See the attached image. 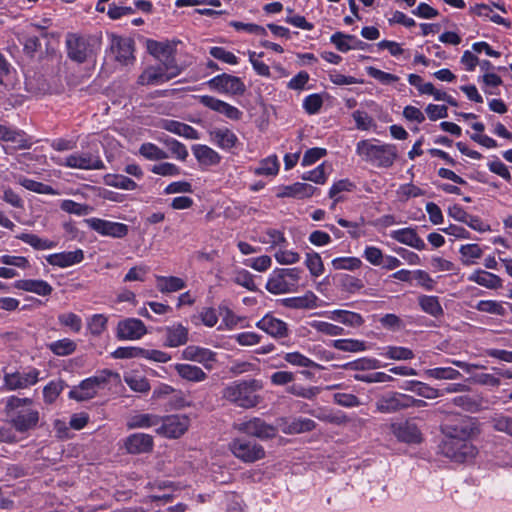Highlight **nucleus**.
<instances>
[{
  "mask_svg": "<svg viewBox=\"0 0 512 512\" xmlns=\"http://www.w3.org/2000/svg\"><path fill=\"white\" fill-rule=\"evenodd\" d=\"M160 419L156 415L152 414H137L132 416L128 422L127 427L129 429L134 428H148L155 426L159 423Z\"/></svg>",
  "mask_w": 512,
  "mask_h": 512,
  "instance_id": "obj_40",
  "label": "nucleus"
},
{
  "mask_svg": "<svg viewBox=\"0 0 512 512\" xmlns=\"http://www.w3.org/2000/svg\"><path fill=\"white\" fill-rule=\"evenodd\" d=\"M211 141L223 150H231L238 143L236 134L227 127L214 128L209 131Z\"/></svg>",
  "mask_w": 512,
  "mask_h": 512,
  "instance_id": "obj_24",
  "label": "nucleus"
},
{
  "mask_svg": "<svg viewBox=\"0 0 512 512\" xmlns=\"http://www.w3.org/2000/svg\"><path fill=\"white\" fill-rule=\"evenodd\" d=\"M161 142L169 149L171 154L177 160L186 161L187 157L189 156V153L186 146L183 143L179 142L175 138H171L168 136L162 138Z\"/></svg>",
  "mask_w": 512,
  "mask_h": 512,
  "instance_id": "obj_44",
  "label": "nucleus"
},
{
  "mask_svg": "<svg viewBox=\"0 0 512 512\" xmlns=\"http://www.w3.org/2000/svg\"><path fill=\"white\" fill-rule=\"evenodd\" d=\"M418 302L421 309L433 317L437 318L444 314L443 308L436 296L422 295L419 297Z\"/></svg>",
  "mask_w": 512,
  "mask_h": 512,
  "instance_id": "obj_35",
  "label": "nucleus"
},
{
  "mask_svg": "<svg viewBox=\"0 0 512 512\" xmlns=\"http://www.w3.org/2000/svg\"><path fill=\"white\" fill-rule=\"evenodd\" d=\"M5 412L12 427L20 433L35 429L39 423V411L33 407V400L30 398L8 397Z\"/></svg>",
  "mask_w": 512,
  "mask_h": 512,
  "instance_id": "obj_3",
  "label": "nucleus"
},
{
  "mask_svg": "<svg viewBox=\"0 0 512 512\" xmlns=\"http://www.w3.org/2000/svg\"><path fill=\"white\" fill-rule=\"evenodd\" d=\"M147 333L143 321L137 318H126L118 322L116 336L119 340H138Z\"/></svg>",
  "mask_w": 512,
  "mask_h": 512,
  "instance_id": "obj_14",
  "label": "nucleus"
},
{
  "mask_svg": "<svg viewBox=\"0 0 512 512\" xmlns=\"http://www.w3.org/2000/svg\"><path fill=\"white\" fill-rule=\"evenodd\" d=\"M404 394L389 393L383 395L376 401V409L380 413H394L405 409Z\"/></svg>",
  "mask_w": 512,
  "mask_h": 512,
  "instance_id": "obj_25",
  "label": "nucleus"
},
{
  "mask_svg": "<svg viewBox=\"0 0 512 512\" xmlns=\"http://www.w3.org/2000/svg\"><path fill=\"white\" fill-rule=\"evenodd\" d=\"M444 440L441 444L442 454L450 460L463 463L477 455V448L472 439L479 435V423L467 415L452 414L441 425Z\"/></svg>",
  "mask_w": 512,
  "mask_h": 512,
  "instance_id": "obj_1",
  "label": "nucleus"
},
{
  "mask_svg": "<svg viewBox=\"0 0 512 512\" xmlns=\"http://www.w3.org/2000/svg\"><path fill=\"white\" fill-rule=\"evenodd\" d=\"M316 423L309 418L294 419L288 426V433H303L314 430Z\"/></svg>",
  "mask_w": 512,
  "mask_h": 512,
  "instance_id": "obj_62",
  "label": "nucleus"
},
{
  "mask_svg": "<svg viewBox=\"0 0 512 512\" xmlns=\"http://www.w3.org/2000/svg\"><path fill=\"white\" fill-rule=\"evenodd\" d=\"M305 265L314 277H319L324 272L322 259L316 252L306 254Z\"/></svg>",
  "mask_w": 512,
  "mask_h": 512,
  "instance_id": "obj_57",
  "label": "nucleus"
},
{
  "mask_svg": "<svg viewBox=\"0 0 512 512\" xmlns=\"http://www.w3.org/2000/svg\"><path fill=\"white\" fill-rule=\"evenodd\" d=\"M189 427V418L185 415L167 416L159 429L160 433L169 438H178Z\"/></svg>",
  "mask_w": 512,
  "mask_h": 512,
  "instance_id": "obj_16",
  "label": "nucleus"
},
{
  "mask_svg": "<svg viewBox=\"0 0 512 512\" xmlns=\"http://www.w3.org/2000/svg\"><path fill=\"white\" fill-rule=\"evenodd\" d=\"M392 431L395 437L405 443L421 442V432L417 425L410 421L392 424Z\"/></svg>",
  "mask_w": 512,
  "mask_h": 512,
  "instance_id": "obj_21",
  "label": "nucleus"
},
{
  "mask_svg": "<svg viewBox=\"0 0 512 512\" xmlns=\"http://www.w3.org/2000/svg\"><path fill=\"white\" fill-rule=\"evenodd\" d=\"M256 326L274 338H284L289 334L288 325L270 314L260 319Z\"/></svg>",
  "mask_w": 512,
  "mask_h": 512,
  "instance_id": "obj_19",
  "label": "nucleus"
},
{
  "mask_svg": "<svg viewBox=\"0 0 512 512\" xmlns=\"http://www.w3.org/2000/svg\"><path fill=\"white\" fill-rule=\"evenodd\" d=\"M17 238L23 241L24 243L29 244L36 250H47L52 249L56 246L55 242L50 241L48 239H42L32 233H22L18 235Z\"/></svg>",
  "mask_w": 512,
  "mask_h": 512,
  "instance_id": "obj_42",
  "label": "nucleus"
},
{
  "mask_svg": "<svg viewBox=\"0 0 512 512\" xmlns=\"http://www.w3.org/2000/svg\"><path fill=\"white\" fill-rule=\"evenodd\" d=\"M139 153L150 161H160L168 158V154L163 149L150 142L143 143L139 148Z\"/></svg>",
  "mask_w": 512,
  "mask_h": 512,
  "instance_id": "obj_46",
  "label": "nucleus"
},
{
  "mask_svg": "<svg viewBox=\"0 0 512 512\" xmlns=\"http://www.w3.org/2000/svg\"><path fill=\"white\" fill-rule=\"evenodd\" d=\"M60 208L62 211L75 214L77 216H85L93 211V208L87 204L77 203L70 199H65L61 202Z\"/></svg>",
  "mask_w": 512,
  "mask_h": 512,
  "instance_id": "obj_48",
  "label": "nucleus"
},
{
  "mask_svg": "<svg viewBox=\"0 0 512 512\" xmlns=\"http://www.w3.org/2000/svg\"><path fill=\"white\" fill-rule=\"evenodd\" d=\"M471 11L480 17L489 18L492 22L496 24L504 25L508 28L511 25L510 22H508L500 15L492 14V8L486 4H476L474 7L471 8Z\"/></svg>",
  "mask_w": 512,
  "mask_h": 512,
  "instance_id": "obj_47",
  "label": "nucleus"
},
{
  "mask_svg": "<svg viewBox=\"0 0 512 512\" xmlns=\"http://www.w3.org/2000/svg\"><path fill=\"white\" fill-rule=\"evenodd\" d=\"M279 171V163L276 156H269L262 160L259 166L255 169V174L273 176Z\"/></svg>",
  "mask_w": 512,
  "mask_h": 512,
  "instance_id": "obj_53",
  "label": "nucleus"
},
{
  "mask_svg": "<svg viewBox=\"0 0 512 512\" xmlns=\"http://www.w3.org/2000/svg\"><path fill=\"white\" fill-rule=\"evenodd\" d=\"M192 152L201 166H215L221 161L219 153L207 145H193Z\"/></svg>",
  "mask_w": 512,
  "mask_h": 512,
  "instance_id": "obj_28",
  "label": "nucleus"
},
{
  "mask_svg": "<svg viewBox=\"0 0 512 512\" xmlns=\"http://www.w3.org/2000/svg\"><path fill=\"white\" fill-rule=\"evenodd\" d=\"M124 381L135 392L146 393L150 390L149 381L145 377L126 375L124 376Z\"/></svg>",
  "mask_w": 512,
  "mask_h": 512,
  "instance_id": "obj_60",
  "label": "nucleus"
},
{
  "mask_svg": "<svg viewBox=\"0 0 512 512\" xmlns=\"http://www.w3.org/2000/svg\"><path fill=\"white\" fill-rule=\"evenodd\" d=\"M236 429L249 436L257 437L261 440L274 438L277 435V428L264 420L254 417L248 421L236 425Z\"/></svg>",
  "mask_w": 512,
  "mask_h": 512,
  "instance_id": "obj_11",
  "label": "nucleus"
},
{
  "mask_svg": "<svg viewBox=\"0 0 512 512\" xmlns=\"http://www.w3.org/2000/svg\"><path fill=\"white\" fill-rule=\"evenodd\" d=\"M333 347L344 352H361L366 350L365 342L356 339H338L333 341Z\"/></svg>",
  "mask_w": 512,
  "mask_h": 512,
  "instance_id": "obj_50",
  "label": "nucleus"
},
{
  "mask_svg": "<svg viewBox=\"0 0 512 512\" xmlns=\"http://www.w3.org/2000/svg\"><path fill=\"white\" fill-rule=\"evenodd\" d=\"M66 46L68 57L77 63H83L93 55L90 39L87 37L68 34Z\"/></svg>",
  "mask_w": 512,
  "mask_h": 512,
  "instance_id": "obj_10",
  "label": "nucleus"
},
{
  "mask_svg": "<svg viewBox=\"0 0 512 512\" xmlns=\"http://www.w3.org/2000/svg\"><path fill=\"white\" fill-rule=\"evenodd\" d=\"M159 127L186 139H199V132L195 128L180 121L162 119L159 123Z\"/></svg>",
  "mask_w": 512,
  "mask_h": 512,
  "instance_id": "obj_23",
  "label": "nucleus"
},
{
  "mask_svg": "<svg viewBox=\"0 0 512 512\" xmlns=\"http://www.w3.org/2000/svg\"><path fill=\"white\" fill-rule=\"evenodd\" d=\"M459 252L462 256V262L465 265H470L473 263L472 259H478L483 254V251L478 244L462 245Z\"/></svg>",
  "mask_w": 512,
  "mask_h": 512,
  "instance_id": "obj_58",
  "label": "nucleus"
},
{
  "mask_svg": "<svg viewBox=\"0 0 512 512\" xmlns=\"http://www.w3.org/2000/svg\"><path fill=\"white\" fill-rule=\"evenodd\" d=\"M124 446L130 454L148 453L153 449V437L145 433H134L125 439Z\"/></svg>",
  "mask_w": 512,
  "mask_h": 512,
  "instance_id": "obj_20",
  "label": "nucleus"
},
{
  "mask_svg": "<svg viewBox=\"0 0 512 512\" xmlns=\"http://www.w3.org/2000/svg\"><path fill=\"white\" fill-rule=\"evenodd\" d=\"M182 358L202 364L206 369H212V362L216 361V353L210 349L190 345L182 351Z\"/></svg>",
  "mask_w": 512,
  "mask_h": 512,
  "instance_id": "obj_17",
  "label": "nucleus"
},
{
  "mask_svg": "<svg viewBox=\"0 0 512 512\" xmlns=\"http://www.w3.org/2000/svg\"><path fill=\"white\" fill-rule=\"evenodd\" d=\"M14 287L40 296H48L53 291L52 286L47 281L40 279L18 280L14 283Z\"/></svg>",
  "mask_w": 512,
  "mask_h": 512,
  "instance_id": "obj_29",
  "label": "nucleus"
},
{
  "mask_svg": "<svg viewBox=\"0 0 512 512\" xmlns=\"http://www.w3.org/2000/svg\"><path fill=\"white\" fill-rule=\"evenodd\" d=\"M111 50L115 54V58L118 62L128 64L129 61L134 58V41L126 37L113 36Z\"/></svg>",
  "mask_w": 512,
  "mask_h": 512,
  "instance_id": "obj_18",
  "label": "nucleus"
},
{
  "mask_svg": "<svg viewBox=\"0 0 512 512\" xmlns=\"http://www.w3.org/2000/svg\"><path fill=\"white\" fill-rule=\"evenodd\" d=\"M174 369L181 378L190 382H202L207 378V374L198 366L177 363Z\"/></svg>",
  "mask_w": 512,
  "mask_h": 512,
  "instance_id": "obj_32",
  "label": "nucleus"
},
{
  "mask_svg": "<svg viewBox=\"0 0 512 512\" xmlns=\"http://www.w3.org/2000/svg\"><path fill=\"white\" fill-rule=\"evenodd\" d=\"M316 191V187L307 183H294L290 186L285 187V191L279 196L284 197H296V198H307L311 197Z\"/></svg>",
  "mask_w": 512,
  "mask_h": 512,
  "instance_id": "obj_34",
  "label": "nucleus"
},
{
  "mask_svg": "<svg viewBox=\"0 0 512 512\" xmlns=\"http://www.w3.org/2000/svg\"><path fill=\"white\" fill-rule=\"evenodd\" d=\"M160 65L164 69V73L169 76V79L177 77L181 73V69L177 65L174 53H168L163 58L159 59Z\"/></svg>",
  "mask_w": 512,
  "mask_h": 512,
  "instance_id": "obj_56",
  "label": "nucleus"
},
{
  "mask_svg": "<svg viewBox=\"0 0 512 512\" xmlns=\"http://www.w3.org/2000/svg\"><path fill=\"white\" fill-rule=\"evenodd\" d=\"M426 373L434 379L455 380L461 377V373L451 367H437L427 370Z\"/></svg>",
  "mask_w": 512,
  "mask_h": 512,
  "instance_id": "obj_59",
  "label": "nucleus"
},
{
  "mask_svg": "<svg viewBox=\"0 0 512 512\" xmlns=\"http://www.w3.org/2000/svg\"><path fill=\"white\" fill-rule=\"evenodd\" d=\"M57 165L72 169L81 170H102L105 169L104 162L98 155L91 152H75L65 158L52 157Z\"/></svg>",
  "mask_w": 512,
  "mask_h": 512,
  "instance_id": "obj_6",
  "label": "nucleus"
},
{
  "mask_svg": "<svg viewBox=\"0 0 512 512\" xmlns=\"http://www.w3.org/2000/svg\"><path fill=\"white\" fill-rule=\"evenodd\" d=\"M165 333V345L178 347L185 345L188 341V329L182 324H173L163 329Z\"/></svg>",
  "mask_w": 512,
  "mask_h": 512,
  "instance_id": "obj_27",
  "label": "nucleus"
},
{
  "mask_svg": "<svg viewBox=\"0 0 512 512\" xmlns=\"http://www.w3.org/2000/svg\"><path fill=\"white\" fill-rule=\"evenodd\" d=\"M84 259V252L81 249L75 251L61 252L48 255L46 261L52 266L66 268L82 262Z\"/></svg>",
  "mask_w": 512,
  "mask_h": 512,
  "instance_id": "obj_22",
  "label": "nucleus"
},
{
  "mask_svg": "<svg viewBox=\"0 0 512 512\" xmlns=\"http://www.w3.org/2000/svg\"><path fill=\"white\" fill-rule=\"evenodd\" d=\"M391 238L417 250H424L426 244L413 228H402L391 232Z\"/></svg>",
  "mask_w": 512,
  "mask_h": 512,
  "instance_id": "obj_26",
  "label": "nucleus"
},
{
  "mask_svg": "<svg viewBox=\"0 0 512 512\" xmlns=\"http://www.w3.org/2000/svg\"><path fill=\"white\" fill-rule=\"evenodd\" d=\"M356 154L362 161L376 168H390L398 157L394 144H375L371 140H361L356 145Z\"/></svg>",
  "mask_w": 512,
  "mask_h": 512,
  "instance_id": "obj_4",
  "label": "nucleus"
},
{
  "mask_svg": "<svg viewBox=\"0 0 512 512\" xmlns=\"http://www.w3.org/2000/svg\"><path fill=\"white\" fill-rule=\"evenodd\" d=\"M468 280L490 289L501 285V279L497 275L483 270L475 271L468 277Z\"/></svg>",
  "mask_w": 512,
  "mask_h": 512,
  "instance_id": "obj_33",
  "label": "nucleus"
},
{
  "mask_svg": "<svg viewBox=\"0 0 512 512\" xmlns=\"http://www.w3.org/2000/svg\"><path fill=\"white\" fill-rule=\"evenodd\" d=\"M330 318L354 327L360 326L363 323V318L360 314L346 310H335L331 312Z\"/></svg>",
  "mask_w": 512,
  "mask_h": 512,
  "instance_id": "obj_43",
  "label": "nucleus"
},
{
  "mask_svg": "<svg viewBox=\"0 0 512 512\" xmlns=\"http://www.w3.org/2000/svg\"><path fill=\"white\" fill-rule=\"evenodd\" d=\"M197 98L203 106L209 108L212 111L224 115L230 120L238 121L243 116V112L239 110L237 107L225 101H222L214 96L200 95Z\"/></svg>",
  "mask_w": 512,
  "mask_h": 512,
  "instance_id": "obj_13",
  "label": "nucleus"
},
{
  "mask_svg": "<svg viewBox=\"0 0 512 512\" xmlns=\"http://www.w3.org/2000/svg\"><path fill=\"white\" fill-rule=\"evenodd\" d=\"M47 347L57 356H68L75 352L77 344L69 338H63L49 343Z\"/></svg>",
  "mask_w": 512,
  "mask_h": 512,
  "instance_id": "obj_37",
  "label": "nucleus"
},
{
  "mask_svg": "<svg viewBox=\"0 0 512 512\" xmlns=\"http://www.w3.org/2000/svg\"><path fill=\"white\" fill-rule=\"evenodd\" d=\"M84 222L88 227L102 236H109L112 238H124L129 232L128 225L119 222H113L100 218H88Z\"/></svg>",
  "mask_w": 512,
  "mask_h": 512,
  "instance_id": "obj_12",
  "label": "nucleus"
},
{
  "mask_svg": "<svg viewBox=\"0 0 512 512\" xmlns=\"http://www.w3.org/2000/svg\"><path fill=\"white\" fill-rule=\"evenodd\" d=\"M39 370L31 368L28 372L6 373L4 382L9 390L24 389L34 385L39 380Z\"/></svg>",
  "mask_w": 512,
  "mask_h": 512,
  "instance_id": "obj_15",
  "label": "nucleus"
},
{
  "mask_svg": "<svg viewBox=\"0 0 512 512\" xmlns=\"http://www.w3.org/2000/svg\"><path fill=\"white\" fill-rule=\"evenodd\" d=\"M21 186L38 194L55 195L57 192L47 184L35 181L29 178H21L19 180Z\"/></svg>",
  "mask_w": 512,
  "mask_h": 512,
  "instance_id": "obj_51",
  "label": "nucleus"
},
{
  "mask_svg": "<svg viewBox=\"0 0 512 512\" xmlns=\"http://www.w3.org/2000/svg\"><path fill=\"white\" fill-rule=\"evenodd\" d=\"M310 326L316 331L329 336H338L343 335L345 333L342 327L325 321L314 320L310 323Z\"/></svg>",
  "mask_w": 512,
  "mask_h": 512,
  "instance_id": "obj_61",
  "label": "nucleus"
},
{
  "mask_svg": "<svg viewBox=\"0 0 512 512\" xmlns=\"http://www.w3.org/2000/svg\"><path fill=\"white\" fill-rule=\"evenodd\" d=\"M61 325L69 327L73 332L78 333L82 328V320L75 313H63L58 316Z\"/></svg>",
  "mask_w": 512,
  "mask_h": 512,
  "instance_id": "obj_64",
  "label": "nucleus"
},
{
  "mask_svg": "<svg viewBox=\"0 0 512 512\" xmlns=\"http://www.w3.org/2000/svg\"><path fill=\"white\" fill-rule=\"evenodd\" d=\"M0 140L13 142L23 149L28 148L30 145L24 139L23 133L3 125H0Z\"/></svg>",
  "mask_w": 512,
  "mask_h": 512,
  "instance_id": "obj_41",
  "label": "nucleus"
},
{
  "mask_svg": "<svg viewBox=\"0 0 512 512\" xmlns=\"http://www.w3.org/2000/svg\"><path fill=\"white\" fill-rule=\"evenodd\" d=\"M232 454L246 463H252L265 456L264 448L254 440L235 438L229 444Z\"/></svg>",
  "mask_w": 512,
  "mask_h": 512,
  "instance_id": "obj_7",
  "label": "nucleus"
},
{
  "mask_svg": "<svg viewBox=\"0 0 512 512\" xmlns=\"http://www.w3.org/2000/svg\"><path fill=\"white\" fill-rule=\"evenodd\" d=\"M454 405L468 411L475 413L481 410L482 401L477 396L461 395L453 398Z\"/></svg>",
  "mask_w": 512,
  "mask_h": 512,
  "instance_id": "obj_39",
  "label": "nucleus"
},
{
  "mask_svg": "<svg viewBox=\"0 0 512 512\" xmlns=\"http://www.w3.org/2000/svg\"><path fill=\"white\" fill-rule=\"evenodd\" d=\"M65 383L62 380L51 381L43 389L44 401L52 404L63 391Z\"/></svg>",
  "mask_w": 512,
  "mask_h": 512,
  "instance_id": "obj_54",
  "label": "nucleus"
},
{
  "mask_svg": "<svg viewBox=\"0 0 512 512\" xmlns=\"http://www.w3.org/2000/svg\"><path fill=\"white\" fill-rule=\"evenodd\" d=\"M285 361L290 363L291 365L299 366V367H305V368H316L320 369L321 366L314 362L313 360L309 359L308 357L304 356L303 354L299 352H291L286 353L284 356Z\"/></svg>",
  "mask_w": 512,
  "mask_h": 512,
  "instance_id": "obj_52",
  "label": "nucleus"
},
{
  "mask_svg": "<svg viewBox=\"0 0 512 512\" xmlns=\"http://www.w3.org/2000/svg\"><path fill=\"white\" fill-rule=\"evenodd\" d=\"M185 282L183 279L175 276L165 277L158 276L157 277V288L162 293L176 292L185 287Z\"/></svg>",
  "mask_w": 512,
  "mask_h": 512,
  "instance_id": "obj_38",
  "label": "nucleus"
},
{
  "mask_svg": "<svg viewBox=\"0 0 512 512\" xmlns=\"http://www.w3.org/2000/svg\"><path fill=\"white\" fill-rule=\"evenodd\" d=\"M169 76L164 73L162 66H149L139 76L140 85H159L169 81Z\"/></svg>",
  "mask_w": 512,
  "mask_h": 512,
  "instance_id": "obj_30",
  "label": "nucleus"
},
{
  "mask_svg": "<svg viewBox=\"0 0 512 512\" xmlns=\"http://www.w3.org/2000/svg\"><path fill=\"white\" fill-rule=\"evenodd\" d=\"M407 389L426 399H434L441 396L439 390L419 381H413Z\"/></svg>",
  "mask_w": 512,
  "mask_h": 512,
  "instance_id": "obj_55",
  "label": "nucleus"
},
{
  "mask_svg": "<svg viewBox=\"0 0 512 512\" xmlns=\"http://www.w3.org/2000/svg\"><path fill=\"white\" fill-rule=\"evenodd\" d=\"M148 52L157 60L163 58L168 53H174L175 49L169 42H160L156 40H147L146 42Z\"/></svg>",
  "mask_w": 512,
  "mask_h": 512,
  "instance_id": "obj_45",
  "label": "nucleus"
},
{
  "mask_svg": "<svg viewBox=\"0 0 512 512\" xmlns=\"http://www.w3.org/2000/svg\"><path fill=\"white\" fill-rule=\"evenodd\" d=\"M207 85L212 90L232 96L243 95L246 91V86L241 78L227 73L211 78L207 81Z\"/></svg>",
  "mask_w": 512,
  "mask_h": 512,
  "instance_id": "obj_9",
  "label": "nucleus"
},
{
  "mask_svg": "<svg viewBox=\"0 0 512 512\" xmlns=\"http://www.w3.org/2000/svg\"><path fill=\"white\" fill-rule=\"evenodd\" d=\"M113 375L115 374L112 371L103 370L101 375L83 380L78 387L69 392V397L77 401L89 400L96 395L97 389Z\"/></svg>",
  "mask_w": 512,
  "mask_h": 512,
  "instance_id": "obj_8",
  "label": "nucleus"
},
{
  "mask_svg": "<svg viewBox=\"0 0 512 512\" xmlns=\"http://www.w3.org/2000/svg\"><path fill=\"white\" fill-rule=\"evenodd\" d=\"M104 183L108 186L123 189L135 190L137 183L131 178L119 174H107L104 176Z\"/></svg>",
  "mask_w": 512,
  "mask_h": 512,
  "instance_id": "obj_36",
  "label": "nucleus"
},
{
  "mask_svg": "<svg viewBox=\"0 0 512 512\" xmlns=\"http://www.w3.org/2000/svg\"><path fill=\"white\" fill-rule=\"evenodd\" d=\"M352 117L355 121L356 128L359 130L367 131L376 126L373 118L365 111L356 110L352 113Z\"/></svg>",
  "mask_w": 512,
  "mask_h": 512,
  "instance_id": "obj_63",
  "label": "nucleus"
},
{
  "mask_svg": "<svg viewBox=\"0 0 512 512\" xmlns=\"http://www.w3.org/2000/svg\"><path fill=\"white\" fill-rule=\"evenodd\" d=\"M301 273L299 268L275 269L268 278L266 289L272 294L296 292Z\"/></svg>",
  "mask_w": 512,
  "mask_h": 512,
  "instance_id": "obj_5",
  "label": "nucleus"
},
{
  "mask_svg": "<svg viewBox=\"0 0 512 512\" xmlns=\"http://www.w3.org/2000/svg\"><path fill=\"white\" fill-rule=\"evenodd\" d=\"M382 355L393 360H410L414 358V353L407 347L387 346L384 348Z\"/></svg>",
  "mask_w": 512,
  "mask_h": 512,
  "instance_id": "obj_49",
  "label": "nucleus"
},
{
  "mask_svg": "<svg viewBox=\"0 0 512 512\" xmlns=\"http://www.w3.org/2000/svg\"><path fill=\"white\" fill-rule=\"evenodd\" d=\"M318 297L311 291H307L303 296L290 297L282 300V304L292 309H312L317 307Z\"/></svg>",
  "mask_w": 512,
  "mask_h": 512,
  "instance_id": "obj_31",
  "label": "nucleus"
},
{
  "mask_svg": "<svg viewBox=\"0 0 512 512\" xmlns=\"http://www.w3.org/2000/svg\"><path fill=\"white\" fill-rule=\"evenodd\" d=\"M262 387L261 381L257 379L235 380L223 387L221 398L239 408H254L262 401L258 394Z\"/></svg>",
  "mask_w": 512,
  "mask_h": 512,
  "instance_id": "obj_2",
  "label": "nucleus"
}]
</instances>
